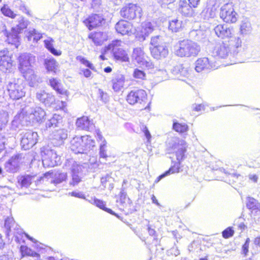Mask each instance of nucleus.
<instances>
[{"label":"nucleus","instance_id":"nucleus-1","mask_svg":"<svg viewBox=\"0 0 260 260\" xmlns=\"http://www.w3.org/2000/svg\"><path fill=\"white\" fill-rule=\"evenodd\" d=\"M125 101L130 105L138 104L141 111H150L151 102L148 99L146 91L138 87H135L128 91L125 96Z\"/></svg>","mask_w":260,"mask_h":260},{"label":"nucleus","instance_id":"nucleus-2","mask_svg":"<svg viewBox=\"0 0 260 260\" xmlns=\"http://www.w3.org/2000/svg\"><path fill=\"white\" fill-rule=\"evenodd\" d=\"M200 51V46L197 43L186 39L179 42L175 53L181 57H194L199 55Z\"/></svg>","mask_w":260,"mask_h":260},{"label":"nucleus","instance_id":"nucleus-3","mask_svg":"<svg viewBox=\"0 0 260 260\" xmlns=\"http://www.w3.org/2000/svg\"><path fill=\"white\" fill-rule=\"evenodd\" d=\"M94 146L95 141L88 135L74 138L71 143V149L75 154L83 153Z\"/></svg>","mask_w":260,"mask_h":260},{"label":"nucleus","instance_id":"nucleus-4","mask_svg":"<svg viewBox=\"0 0 260 260\" xmlns=\"http://www.w3.org/2000/svg\"><path fill=\"white\" fill-rule=\"evenodd\" d=\"M150 45H151L150 48V53L153 58L159 60L168 56V49L164 45L160 36H156L152 37Z\"/></svg>","mask_w":260,"mask_h":260},{"label":"nucleus","instance_id":"nucleus-5","mask_svg":"<svg viewBox=\"0 0 260 260\" xmlns=\"http://www.w3.org/2000/svg\"><path fill=\"white\" fill-rule=\"evenodd\" d=\"M35 59V56L26 53L20 54L18 57V70L25 79L34 74L32 63Z\"/></svg>","mask_w":260,"mask_h":260},{"label":"nucleus","instance_id":"nucleus-6","mask_svg":"<svg viewBox=\"0 0 260 260\" xmlns=\"http://www.w3.org/2000/svg\"><path fill=\"white\" fill-rule=\"evenodd\" d=\"M106 22V19L101 13H93L87 15L82 21L84 26L89 31L102 27Z\"/></svg>","mask_w":260,"mask_h":260},{"label":"nucleus","instance_id":"nucleus-7","mask_svg":"<svg viewBox=\"0 0 260 260\" xmlns=\"http://www.w3.org/2000/svg\"><path fill=\"white\" fill-rule=\"evenodd\" d=\"M6 91L12 101L19 100L25 96L24 86L18 80L9 82L6 86Z\"/></svg>","mask_w":260,"mask_h":260},{"label":"nucleus","instance_id":"nucleus-8","mask_svg":"<svg viewBox=\"0 0 260 260\" xmlns=\"http://www.w3.org/2000/svg\"><path fill=\"white\" fill-rule=\"evenodd\" d=\"M220 17L226 23H234L238 20V14L233 5L230 3H226L220 8Z\"/></svg>","mask_w":260,"mask_h":260},{"label":"nucleus","instance_id":"nucleus-9","mask_svg":"<svg viewBox=\"0 0 260 260\" xmlns=\"http://www.w3.org/2000/svg\"><path fill=\"white\" fill-rule=\"evenodd\" d=\"M122 41L120 40L113 41L108 44L107 48L112 50L115 60L126 62L129 57L126 52L121 47Z\"/></svg>","mask_w":260,"mask_h":260},{"label":"nucleus","instance_id":"nucleus-10","mask_svg":"<svg viewBox=\"0 0 260 260\" xmlns=\"http://www.w3.org/2000/svg\"><path fill=\"white\" fill-rule=\"evenodd\" d=\"M41 156L43 164L48 167L57 166L60 160L54 151L48 148H44L41 151Z\"/></svg>","mask_w":260,"mask_h":260},{"label":"nucleus","instance_id":"nucleus-11","mask_svg":"<svg viewBox=\"0 0 260 260\" xmlns=\"http://www.w3.org/2000/svg\"><path fill=\"white\" fill-rule=\"evenodd\" d=\"M13 55L8 49L0 50V70L5 73H10L14 65Z\"/></svg>","mask_w":260,"mask_h":260},{"label":"nucleus","instance_id":"nucleus-12","mask_svg":"<svg viewBox=\"0 0 260 260\" xmlns=\"http://www.w3.org/2000/svg\"><path fill=\"white\" fill-rule=\"evenodd\" d=\"M133 56L140 67L145 69H151L154 68V64L151 60H147V56L145 53L143 49L141 47L134 49Z\"/></svg>","mask_w":260,"mask_h":260},{"label":"nucleus","instance_id":"nucleus-13","mask_svg":"<svg viewBox=\"0 0 260 260\" xmlns=\"http://www.w3.org/2000/svg\"><path fill=\"white\" fill-rule=\"evenodd\" d=\"M141 12L142 9L139 6L129 3L121 9L120 14L121 16L125 19L133 20L136 17L138 14H140Z\"/></svg>","mask_w":260,"mask_h":260},{"label":"nucleus","instance_id":"nucleus-14","mask_svg":"<svg viewBox=\"0 0 260 260\" xmlns=\"http://www.w3.org/2000/svg\"><path fill=\"white\" fill-rule=\"evenodd\" d=\"M87 39L95 46L102 45L108 39L107 34L102 31H93L89 32L87 36Z\"/></svg>","mask_w":260,"mask_h":260},{"label":"nucleus","instance_id":"nucleus-15","mask_svg":"<svg viewBox=\"0 0 260 260\" xmlns=\"http://www.w3.org/2000/svg\"><path fill=\"white\" fill-rule=\"evenodd\" d=\"M37 134L34 132H28L22 138L21 146L24 150H28L32 148L37 141Z\"/></svg>","mask_w":260,"mask_h":260},{"label":"nucleus","instance_id":"nucleus-16","mask_svg":"<svg viewBox=\"0 0 260 260\" xmlns=\"http://www.w3.org/2000/svg\"><path fill=\"white\" fill-rule=\"evenodd\" d=\"M49 86L60 96H64L67 99L69 95V91L62 85L61 82L56 78L49 80Z\"/></svg>","mask_w":260,"mask_h":260},{"label":"nucleus","instance_id":"nucleus-17","mask_svg":"<svg viewBox=\"0 0 260 260\" xmlns=\"http://www.w3.org/2000/svg\"><path fill=\"white\" fill-rule=\"evenodd\" d=\"M186 148V143L184 141H181V143H176L172 145V149L174 150L179 163H181V161L185 158Z\"/></svg>","mask_w":260,"mask_h":260},{"label":"nucleus","instance_id":"nucleus-18","mask_svg":"<svg viewBox=\"0 0 260 260\" xmlns=\"http://www.w3.org/2000/svg\"><path fill=\"white\" fill-rule=\"evenodd\" d=\"M115 28L118 34L122 36L128 35L132 32L133 24L127 21L121 19L116 23Z\"/></svg>","mask_w":260,"mask_h":260},{"label":"nucleus","instance_id":"nucleus-19","mask_svg":"<svg viewBox=\"0 0 260 260\" xmlns=\"http://www.w3.org/2000/svg\"><path fill=\"white\" fill-rule=\"evenodd\" d=\"M154 30L150 23H145L142 24L140 30L136 34V38L140 41H144Z\"/></svg>","mask_w":260,"mask_h":260},{"label":"nucleus","instance_id":"nucleus-20","mask_svg":"<svg viewBox=\"0 0 260 260\" xmlns=\"http://www.w3.org/2000/svg\"><path fill=\"white\" fill-rule=\"evenodd\" d=\"M214 68L215 67L210 62L207 57L199 58L196 61L195 70L199 73L206 70H211Z\"/></svg>","mask_w":260,"mask_h":260},{"label":"nucleus","instance_id":"nucleus-21","mask_svg":"<svg viewBox=\"0 0 260 260\" xmlns=\"http://www.w3.org/2000/svg\"><path fill=\"white\" fill-rule=\"evenodd\" d=\"M216 35L219 38L224 39L229 38L233 36L232 29L227 27L224 24H218L214 28Z\"/></svg>","mask_w":260,"mask_h":260},{"label":"nucleus","instance_id":"nucleus-22","mask_svg":"<svg viewBox=\"0 0 260 260\" xmlns=\"http://www.w3.org/2000/svg\"><path fill=\"white\" fill-rule=\"evenodd\" d=\"M76 124L78 128L87 131H90L94 127L93 122L86 116L78 118Z\"/></svg>","mask_w":260,"mask_h":260},{"label":"nucleus","instance_id":"nucleus-23","mask_svg":"<svg viewBox=\"0 0 260 260\" xmlns=\"http://www.w3.org/2000/svg\"><path fill=\"white\" fill-rule=\"evenodd\" d=\"M125 77L122 74H116L111 80L112 89L115 92H118L124 87Z\"/></svg>","mask_w":260,"mask_h":260},{"label":"nucleus","instance_id":"nucleus-24","mask_svg":"<svg viewBox=\"0 0 260 260\" xmlns=\"http://www.w3.org/2000/svg\"><path fill=\"white\" fill-rule=\"evenodd\" d=\"M21 157L20 154L12 156L6 162V168L12 172H16L20 165Z\"/></svg>","mask_w":260,"mask_h":260},{"label":"nucleus","instance_id":"nucleus-25","mask_svg":"<svg viewBox=\"0 0 260 260\" xmlns=\"http://www.w3.org/2000/svg\"><path fill=\"white\" fill-rule=\"evenodd\" d=\"M246 207L250 211L251 214L253 215L260 214V203L253 198L248 197Z\"/></svg>","mask_w":260,"mask_h":260},{"label":"nucleus","instance_id":"nucleus-26","mask_svg":"<svg viewBox=\"0 0 260 260\" xmlns=\"http://www.w3.org/2000/svg\"><path fill=\"white\" fill-rule=\"evenodd\" d=\"M36 98L40 102L47 106L51 105L54 101V95L44 90L37 93Z\"/></svg>","mask_w":260,"mask_h":260},{"label":"nucleus","instance_id":"nucleus-27","mask_svg":"<svg viewBox=\"0 0 260 260\" xmlns=\"http://www.w3.org/2000/svg\"><path fill=\"white\" fill-rule=\"evenodd\" d=\"M214 51L218 57L224 58L229 55L230 49L228 44L222 42L215 47Z\"/></svg>","mask_w":260,"mask_h":260},{"label":"nucleus","instance_id":"nucleus-28","mask_svg":"<svg viewBox=\"0 0 260 260\" xmlns=\"http://www.w3.org/2000/svg\"><path fill=\"white\" fill-rule=\"evenodd\" d=\"M185 25L183 21L177 18L169 21L168 28L173 32H177L182 31Z\"/></svg>","mask_w":260,"mask_h":260},{"label":"nucleus","instance_id":"nucleus-29","mask_svg":"<svg viewBox=\"0 0 260 260\" xmlns=\"http://www.w3.org/2000/svg\"><path fill=\"white\" fill-rule=\"evenodd\" d=\"M181 170L180 163L177 161V163L170 167L169 169L167 171L165 172L163 174L159 175L156 179L155 182H158L162 178L171 174L178 173L180 172Z\"/></svg>","mask_w":260,"mask_h":260},{"label":"nucleus","instance_id":"nucleus-30","mask_svg":"<svg viewBox=\"0 0 260 260\" xmlns=\"http://www.w3.org/2000/svg\"><path fill=\"white\" fill-rule=\"evenodd\" d=\"M34 177L30 175H21L18 177L17 182L21 188H27L31 184Z\"/></svg>","mask_w":260,"mask_h":260},{"label":"nucleus","instance_id":"nucleus-31","mask_svg":"<svg viewBox=\"0 0 260 260\" xmlns=\"http://www.w3.org/2000/svg\"><path fill=\"white\" fill-rule=\"evenodd\" d=\"M54 40L52 38H49L48 39L44 41L45 48L50 51L54 56H60L62 54L61 51L55 49L53 47Z\"/></svg>","mask_w":260,"mask_h":260},{"label":"nucleus","instance_id":"nucleus-32","mask_svg":"<svg viewBox=\"0 0 260 260\" xmlns=\"http://www.w3.org/2000/svg\"><path fill=\"white\" fill-rule=\"evenodd\" d=\"M44 64L48 72H52L54 74L57 73L58 63L54 58H51L45 59Z\"/></svg>","mask_w":260,"mask_h":260},{"label":"nucleus","instance_id":"nucleus-33","mask_svg":"<svg viewBox=\"0 0 260 260\" xmlns=\"http://www.w3.org/2000/svg\"><path fill=\"white\" fill-rule=\"evenodd\" d=\"M26 38L29 42L37 43L43 38V34L36 29L28 31Z\"/></svg>","mask_w":260,"mask_h":260},{"label":"nucleus","instance_id":"nucleus-34","mask_svg":"<svg viewBox=\"0 0 260 260\" xmlns=\"http://www.w3.org/2000/svg\"><path fill=\"white\" fill-rule=\"evenodd\" d=\"M172 128L176 132L180 134H185L189 129L188 126L187 124L185 123H180L177 121H174L173 122Z\"/></svg>","mask_w":260,"mask_h":260},{"label":"nucleus","instance_id":"nucleus-35","mask_svg":"<svg viewBox=\"0 0 260 260\" xmlns=\"http://www.w3.org/2000/svg\"><path fill=\"white\" fill-rule=\"evenodd\" d=\"M93 204L103 210L116 217H118V215L111 209L106 207V203L103 200L94 198L93 199Z\"/></svg>","mask_w":260,"mask_h":260},{"label":"nucleus","instance_id":"nucleus-36","mask_svg":"<svg viewBox=\"0 0 260 260\" xmlns=\"http://www.w3.org/2000/svg\"><path fill=\"white\" fill-rule=\"evenodd\" d=\"M20 251L22 257L25 256L40 257L39 253L32 250L26 245H21L20 247Z\"/></svg>","mask_w":260,"mask_h":260},{"label":"nucleus","instance_id":"nucleus-37","mask_svg":"<svg viewBox=\"0 0 260 260\" xmlns=\"http://www.w3.org/2000/svg\"><path fill=\"white\" fill-rule=\"evenodd\" d=\"M192 8L193 7H191L189 3L187 4L183 3L180 5L179 11L182 15L185 16H191L193 13Z\"/></svg>","mask_w":260,"mask_h":260},{"label":"nucleus","instance_id":"nucleus-38","mask_svg":"<svg viewBox=\"0 0 260 260\" xmlns=\"http://www.w3.org/2000/svg\"><path fill=\"white\" fill-rule=\"evenodd\" d=\"M2 13L6 17L14 19L17 14L7 4H4L1 8Z\"/></svg>","mask_w":260,"mask_h":260},{"label":"nucleus","instance_id":"nucleus-39","mask_svg":"<svg viewBox=\"0 0 260 260\" xmlns=\"http://www.w3.org/2000/svg\"><path fill=\"white\" fill-rule=\"evenodd\" d=\"M19 37L16 33L10 32L7 35V40L8 43L14 45L16 48L19 45Z\"/></svg>","mask_w":260,"mask_h":260},{"label":"nucleus","instance_id":"nucleus-40","mask_svg":"<svg viewBox=\"0 0 260 260\" xmlns=\"http://www.w3.org/2000/svg\"><path fill=\"white\" fill-rule=\"evenodd\" d=\"M217 9L214 5L208 6L203 10L205 16L209 18H213L215 17Z\"/></svg>","mask_w":260,"mask_h":260},{"label":"nucleus","instance_id":"nucleus-41","mask_svg":"<svg viewBox=\"0 0 260 260\" xmlns=\"http://www.w3.org/2000/svg\"><path fill=\"white\" fill-rule=\"evenodd\" d=\"M17 226L15 220L12 217H8L5 220L4 227L7 230V235H9L11 229Z\"/></svg>","mask_w":260,"mask_h":260},{"label":"nucleus","instance_id":"nucleus-42","mask_svg":"<svg viewBox=\"0 0 260 260\" xmlns=\"http://www.w3.org/2000/svg\"><path fill=\"white\" fill-rule=\"evenodd\" d=\"M62 117L57 114H54L53 116L49 120L47 123L48 127H55L57 126L58 123L61 121Z\"/></svg>","mask_w":260,"mask_h":260},{"label":"nucleus","instance_id":"nucleus-43","mask_svg":"<svg viewBox=\"0 0 260 260\" xmlns=\"http://www.w3.org/2000/svg\"><path fill=\"white\" fill-rule=\"evenodd\" d=\"M53 108L54 110L55 111H63L65 113H67V104L66 101H56L54 100V101L53 102Z\"/></svg>","mask_w":260,"mask_h":260},{"label":"nucleus","instance_id":"nucleus-44","mask_svg":"<svg viewBox=\"0 0 260 260\" xmlns=\"http://www.w3.org/2000/svg\"><path fill=\"white\" fill-rule=\"evenodd\" d=\"M133 76L138 81H143L146 79V73L144 71L138 68H136L134 70Z\"/></svg>","mask_w":260,"mask_h":260},{"label":"nucleus","instance_id":"nucleus-45","mask_svg":"<svg viewBox=\"0 0 260 260\" xmlns=\"http://www.w3.org/2000/svg\"><path fill=\"white\" fill-rule=\"evenodd\" d=\"M76 59L89 69L91 70H95V67L93 63H92L89 60H87L86 58L82 56H78L76 57Z\"/></svg>","mask_w":260,"mask_h":260},{"label":"nucleus","instance_id":"nucleus-46","mask_svg":"<svg viewBox=\"0 0 260 260\" xmlns=\"http://www.w3.org/2000/svg\"><path fill=\"white\" fill-rule=\"evenodd\" d=\"M235 231L231 226H229L222 232V236L224 239H229L233 236Z\"/></svg>","mask_w":260,"mask_h":260},{"label":"nucleus","instance_id":"nucleus-47","mask_svg":"<svg viewBox=\"0 0 260 260\" xmlns=\"http://www.w3.org/2000/svg\"><path fill=\"white\" fill-rule=\"evenodd\" d=\"M242 179L241 175L237 173L229 174L228 175V181L230 183H234L238 180H241Z\"/></svg>","mask_w":260,"mask_h":260},{"label":"nucleus","instance_id":"nucleus-48","mask_svg":"<svg viewBox=\"0 0 260 260\" xmlns=\"http://www.w3.org/2000/svg\"><path fill=\"white\" fill-rule=\"evenodd\" d=\"M104 142L105 143L100 146L99 154L101 158L106 159L109 156L106 149V142L105 140H104Z\"/></svg>","mask_w":260,"mask_h":260},{"label":"nucleus","instance_id":"nucleus-49","mask_svg":"<svg viewBox=\"0 0 260 260\" xmlns=\"http://www.w3.org/2000/svg\"><path fill=\"white\" fill-rule=\"evenodd\" d=\"M249 243H250L249 238H247L245 240V242L242 245L241 253L243 255V256L244 257H245L247 255L248 253L249 252Z\"/></svg>","mask_w":260,"mask_h":260},{"label":"nucleus","instance_id":"nucleus-50","mask_svg":"<svg viewBox=\"0 0 260 260\" xmlns=\"http://www.w3.org/2000/svg\"><path fill=\"white\" fill-rule=\"evenodd\" d=\"M19 9L23 13L26 14L28 16H31V12L29 10L28 7L24 4H21L19 7Z\"/></svg>","mask_w":260,"mask_h":260},{"label":"nucleus","instance_id":"nucleus-51","mask_svg":"<svg viewBox=\"0 0 260 260\" xmlns=\"http://www.w3.org/2000/svg\"><path fill=\"white\" fill-rule=\"evenodd\" d=\"M158 3L161 6H167L170 4L174 3L176 0H157Z\"/></svg>","mask_w":260,"mask_h":260},{"label":"nucleus","instance_id":"nucleus-52","mask_svg":"<svg viewBox=\"0 0 260 260\" xmlns=\"http://www.w3.org/2000/svg\"><path fill=\"white\" fill-rule=\"evenodd\" d=\"M142 131L144 133L145 136L147 138V141L148 142H150L151 138V136L147 127L145 126H144Z\"/></svg>","mask_w":260,"mask_h":260},{"label":"nucleus","instance_id":"nucleus-53","mask_svg":"<svg viewBox=\"0 0 260 260\" xmlns=\"http://www.w3.org/2000/svg\"><path fill=\"white\" fill-rule=\"evenodd\" d=\"M82 74L85 78H89L92 76V73L88 69H84L82 70Z\"/></svg>","mask_w":260,"mask_h":260},{"label":"nucleus","instance_id":"nucleus-54","mask_svg":"<svg viewBox=\"0 0 260 260\" xmlns=\"http://www.w3.org/2000/svg\"><path fill=\"white\" fill-rule=\"evenodd\" d=\"M81 181V179L78 176H75L73 177L71 184L75 186L79 183Z\"/></svg>","mask_w":260,"mask_h":260},{"label":"nucleus","instance_id":"nucleus-55","mask_svg":"<svg viewBox=\"0 0 260 260\" xmlns=\"http://www.w3.org/2000/svg\"><path fill=\"white\" fill-rule=\"evenodd\" d=\"M188 1L191 7L196 8L199 5L200 0H188Z\"/></svg>","mask_w":260,"mask_h":260},{"label":"nucleus","instance_id":"nucleus-56","mask_svg":"<svg viewBox=\"0 0 260 260\" xmlns=\"http://www.w3.org/2000/svg\"><path fill=\"white\" fill-rule=\"evenodd\" d=\"M203 108L204 106L202 104L197 105L193 108V111H200L203 109Z\"/></svg>","mask_w":260,"mask_h":260},{"label":"nucleus","instance_id":"nucleus-57","mask_svg":"<svg viewBox=\"0 0 260 260\" xmlns=\"http://www.w3.org/2000/svg\"><path fill=\"white\" fill-rule=\"evenodd\" d=\"M249 178L250 180L254 182H256L257 181L258 177L255 174L250 175Z\"/></svg>","mask_w":260,"mask_h":260},{"label":"nucleus","instance_id":"nucleus-58","mask_svg":"<svg viewBox=\"0 0 260 260\" xmlns=\"http://www.w3.org/2000/svg\"><path fill=\"white\" fill-rule=\"evenodd\" d=\"M148 233H149V234L151 236H156V232L155 231V230L150 228V227H149L148 228Z\"/></svg>","mask_w":260,"mask_h":260},{"label":"nucleus","instance_id":"nucleus-59","mask_svg":"<svg viewBox=\"0 0 260 260\" xmlns=\"http://www.w3.org/2000/svg\"><path fill=\"white\" fill-rule=\"evenodd\" d=\"M5 245L3 235L0 233V249L3 248Z\"/></svg>","mask_w":260,"mask_h":260},{"label":"nucleus","instance_id":"nucleus-60","mask_svg":"<svg viewBox=\"0 0 260 260\" xmlns=\"http://www.w3.org/2000/svg\"><path fill=\"white\" fill-rule=\"evenodd\" d=\"M254 243L255 245L260 247V236L254 239Z\"/></svg>","mask_w":260,"mask_h":260},{"label":"nucleus","instance_id":"nucleus-61","mask_svg":"<svg viewBox=\"0 0 260 260\" xmlns=\"http://www.w3.org/2000/svg\"><path fill=\"white\" fill-rule=\"evenodd\" d=\"M23 235H24L29 240H30L31 241H34V239L32 237H30L27 234H26V233H23L22 234H20V235L21 236V237H23Z\"/></svg>","mask_w":260,"mask_h":260},{"label":"nucleus","instance_id":"nucleus-62","mask_svg":"<svg viewBox=\"0 0 260 260\" xmlns=\"http://www.w3.org/2000/svg\"><path fill=\"white\" fill-rule=\"evenodd\" d=\"M112 70V68L110 67H107L104 69V72L107 73L111 72Z\"/></svg>","mask_w":260,"mask_h":260},{"label":"nucleus","instance_id":"nucleus-63","mask_svg":"<svg viewBox=\"0 0 260 260\" xmlns=\"http://www.w3.org/2000/svg\"><path fill=\"white\" fill-rule=\"evenodd\" d=\"M71 195L75 197L80 198L81 196L79 193H77L76 192H72L70 193Z\"/></svg>","mask_w":260,"mask_h":260},{"label":"nucleus","instance_id":"nucleus-64","mask_svg":"<svg viewBox=\"0 0 260 260\" xmlns=\"http://www.w3.org/2000/svg\"><path fill=\"white\" fill-rule=\"evenodd\" d=\"M96 133H97V135H98V137L99 138V139L101 140H102L103 139V137L102 136L101 132L100 131L99 129L97 130Z\"/></svg>","mask_w":260,"mask_h":260}]
</instances>
